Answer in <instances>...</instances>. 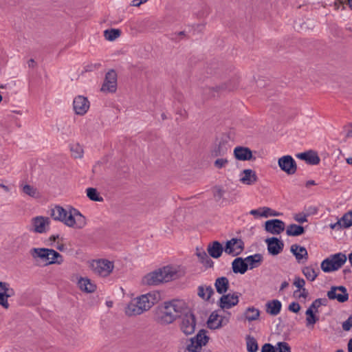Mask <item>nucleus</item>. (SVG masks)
<instances>
[{
  "instance_id": "obj_59",
  "label": "nucleus",
  "mask_w": 352,
  "mask_h": 352,
  "mask_svg": "<svg viewBox=\"0 0 352 352\" xmlns=\"http://www.w3.org/2000/svg\"><path fill=\"white\" fill-rule=\"evenodd\" d=\"M142 4V2L140 0H133L131 3V6L138 7Z\"/></svg>"
},
{
  "instance_id": "obj_45",
  "label": "nucleus",
  "mask_w": 352,
  "mask_h": 352,
  "mask_svg": "<svg viewBox=\"0 0 352 352\" xmlns=\"http://www.w3.org/2000/svg\"><path fill=\"white\" fill-rule=\"evenodd\" d=\"M276 349L278 352H291L289 345L285 342H279L276 345Z\"/></svg>"
},
{
  "instance_id": "obj_46",
  "label": "nucleus",
  "mask_w": 352,
  "mask_h": 352,
  "mask_svg": "<svg viewBox=\"0 0 352 352\" xmlns=\"http://www.w3.org/2000/svg\"><path fill=\"white\" fill-rule=\"evenodd\" d=\"M23 192L32 197H34L36 195L37 190L36 188L33 186L29 184H25L23 187Z\"/></svg>"
},
{
  "instance_id": "obj_23",
  "label": "nucleus",
  "mask_w": 352,
  "mask_h": 352,
  "mask_svg": "<svg viewBox=\"0 0 352 352\" xmlns=\"http://www.w3.org/2000/svg\"><path fill=\"white\" fill-rule=\"evenodd\" d=\"M352 210L346 212L336 223L331 224L332 229L347 228L352 226Z\"/></svg>"
},
{
  "instance_id": "obj_50",
  "label": "nucleus",
  "mask_w": 352,
  "mask_h": 352,
  "mask_svg": "<svg viewBox=\"0 0 352 352\" xmlns=\"http://www.w3.org/2000/svg\"><path fill=\"white\" fill-rule=\"evenodd\" d=\"M262 352H277L276 346H272L271 344H265L262 346Z\"/></svg>"
},
{
  "instance_id": "obj_4",
  "label": "nucleus",
  "mask_w": 352,
  "mask_h": 352,
  "mask_svg": "<svg viewBox=\"0 0 352 352\" xmlns=\"http://www.w3.org/2000/svg\"><path fill=\"white\" fill-rule=\"evenodd\" d=\"M32 257L41 264L48 265L53 263H60L62 261H59L60 254L50 249L47 248H34L31 250Z\"/></svg>"
},
{
  "instance_id": "obj_51",
  "label": "nucleus",
  "mask_w": 352,
  "mask_h": 352,
  "mask_svg": "<svg viewBox=\"0 0 352 352\" xmlns=\"http://www.w3.org/2000/svg\"><path fill=\"white\" fill-rule=\"evenodd\" d=\"M352 327V317L350 316L342 323V328L344 331H349Z\"/></svg>"
},
{
  "instance_id": "obj_14",
  "label": "nucleus",
  "mask_w": 352,
  "mask_h": 352,
  "mask_svg": "<svg viewBox=\"0 0 352 352\" xmlns=\"http://www.w3.org/2000/svg\"><path fill=\"white\" fill-rule=\"evenodd\" d=\"M285 223L278 219L267 220L265 223V230L272 234H279L285 230Z\"/></svg>"
},
{
  "instance_id": "obj_20",
  "label": "nucleus",
  "mask_w": 352,
  "mask_h": 352,
  "mask_svg": "<svg viewBox=\"0 0 352 352\" xmlns=\"http://www.w3.org/2000/svg\"><path fill=\"white\" fill-rule=\"evenodd\" d=\"M239 302V296L236 294L223 295L219 302V307L223 309H230L237 305Z\"/></svg>"
},
{
  "instance_id": "obj_60",
  "label": "nucleus",
  "mask_w": 352,
  "mask_h": 352,
  "mask_svg": "<svg viewBox=\"0 0 352 352\" xmlns=\"http://www.w3.org/2000/svg\"><path fill=\"white\" fill-rule=\"evenodd\" d=\"M312 185H316V182L314 180H308L306 184H305V186L307 188L309 187L310 186H312Z\"/></svg>"
},
{
  "instance_id": "obj_47",
  "label": "nucleus",
  "mask_w": 352,
  "mask_h": 352,
  "mask_svg": "<svg viewBox=\"0 0 352 352\" xmlns=\"http://www.w3.org/2000/svg\"><path fill=\"white\" fill-rule=\"evenodd\" d=\"M228 164V160L227 158H218L214 162V166L215 168L220 169L224 168Z\"/></svg>"
},
{
  "instance_id": "obj_64",
  "label": "nucleus",
  "mask_w": 352,
  "mask_h": 352,
  "mask_svg": "<svg viewBox=\"0 0 352 352\" xmlns=\"http://www.w3.org/2000/svg\"><path fill=\"white\" fill-rule=\"evenodd\" d=\"M346 4L349 7V8L352 10V0H346Z\"/></svg>"
},
{
  "instance_id": "obj_48",
  "label": "nucleus",
  "mask_w": 352,
  "mask_h": 352,
  "mask_svg": "<svg viewBox=\"0 0 352 352\" xmlns=\"http://www.w3.org/2000/svg\"><path fill=\"white\" fill-rule=\"evenodd\" d=\"M185 37H186V34L184 31L175 32L170 34V39L175 42H178Z\"/></svg>"
},
{
  "instance_id": "obj_12",
  "label": "nucleus",
  "mask_w": 352,
  "mask_h": 352,
  "mask_svg": "<svg viewBox=\"0 0 352 352\" xmlns=\"http://www.w3.org/2000/svg\"><path fill=\"white\" fill-rule=\"evenodd\" d=\"M15 292L12 289L10 284L6 282H0V305L8 309L9 307V303L8 298L14 296Z\"/></svg>"
},
{
  "instance_id": "obj_49",
  "label": "nucleus",
  "mask_w": 352,
  "mask_h": 352,
  "mask_svg": "<svg viewBox=\"0 0 352 352\" xmlns=\"http://www.w3.org/2000/svg\"><path fill=\"white\" fill-rule=\"evenodd\" d=\"M309 216V214H304V213H298L296 214L294 217V219L296 221L303 223L307 221V217Z\"/></svg>"
},
{
  "instance_id": "obj_41",
  "label": "nucleus",
  "mask_w": 352,
  "mask_h": 352,
  "mask_svg": "<svg viewBox=\"0 0 352 352\" xmlns=\"http://www.w3.org/2000/svg\"><path fill=\"white\" fill-rule=\"evenodd\" d=\"M247 350L249 352H256L258 350V344L256 340L252 336H248L246 338Z\"/></svg>"
},
{
  "instance_id": "obj_32",
  "label": "nucleus",
  "mask_w": 352,
  "mask_h": 352,
  "mask_svg": "<svg viewBox=\"0 0 352 352\" xmlns=\"http://www.w3.org/2000/svg\"><path fill=\"white\" fill-rule=\"evenodd\" d=\"M224 248L226 253L233 256L239 254L244 249L243 243H226Z\"/></svg>"
},
{
  "instance_id": "obj_33",
  "label": "nucleus",
  "mask_w": 352,
  "mask_h": 352,
  "mask_svg": "<svg viewBox=\"0 0 352 352\" xmlns=\"http://www.w3.org/2000/svg\"><path fill=\"white\" fill-rule=\"evenodd\" d=\"M214 287L219 294L226 293L229 287V281L226 277L222 276L216 279Z\"/></svg>"
},
{
  "instance_id": "obj_15",
  "label": "nucleus",
  "mask_w": 352,
  "mask_h": 352,
  "mask_svg": "<svg viewBox=\"0 0 352 352\" xmlns=\"http://www.w3.org/2000/svg\"><path fill=\"white\" fill-rule=\"evenodd\" d=\"M73 107L76 114L83 116L89 109V102L87 98L78 96L74 100Z\"/></svg>"
},
{
  "instance_id": "obj_2",
  "label": "nucleus",
  "mask_w": 352,
  "mask_h": 352,
  "mask_svg": "<svg viewBox=\"0 0 352 352\" xmlns=\"http://www.w3.org/2000/svg\"><path fill=\"white\" fill-rule=\"evenodd\" d=\"M51 216L54 220L60 221L67 226L76 229H81L87 223L86 218L78 210L72 207L68 212L62 206H56L51 210Z\"/></svg>"
},
{
  "instance_id": "obj_17",
  "label": "nucleus",
  "mask_w": 352,
  "mask_h": 352,
  "mask_svg": "<svg viewBox=\"0 0 352 352\" xmlns=\"http://www.w3.org/2000/svg\"><path fill=\"white\" fill-rule=\"evenodd\" d=\"M235 158L240 161H254L256 157L253 156L252 151L248 147L236 146L234 150Z\"/></svg>"
},
{
  "instance_id": "obj_44",
  "label": "nucleus",
  "mask_w": 352,
  "mask_h": 352,
  "mask_svg": "<svg viewBox=\"0 0 352 352\" xmlns=\"http://www.w3.org/2000/svg\"><path fill=\"white\" fill-rule=\"evenodd\" d=\"M294 285L299 289V290H302V293H306V289L305 288V281L303 278L297 276L295 277Z\"/></svg>"
},
{
  "instance_id": "obj_43",
  "label": "nucleus",
  "mask_w": 352,
  "mask_h": 352,
  "mask_svg": "<svg viewBox=\"0 0 352 352\" xmlns=\"http://www.w3.org/2000/svg\"><path fill=\"white\" fill-rule=\"evenodd\" d=\"M71 151L73 157L75 158H80L82 156L83 150L78 144L72 146L71 147Z\"/></svg>"
},
{
  "instance_id": "obj_1",
  "label": "nucleus",
  "mask_w": 352,
  "mask_h": 352,
  "mask_svg": "<svg viewBox=\"0 0 352 352\" xmlns=\"http://www.w3.org/2000/svg\"><path fill=\"white\" fill-rule=\"evenodd\" d=\"M161 300V294L157 290L135 297L127 304L124 312L129 316H138L149 310Z\"/></svg>"
},
{
  "instance_id": "obj_58",
  "label": "nucleus",
  "mask_w": 352,
  "mask_h": 352,
  "mask_svg": "<svg viewBox=\"0 0 352 352\" xmlns=\"http://www.w3.org/2000/svg\"><path fill=\"white\" fill-rule=\"evenodd\" d=\"M344 4H346V1H343V0H336L335 1V6L337 7V8H338L339 5L344 6ZM344 8L345 7L343 6L342 9L344 10Z\"/></svg>"
},
{
  "instance_id": "obj_9",
  "label": "nucleus",
  "mask_w": 352,
  "mask_h": 352,
  "mask_svg": "<svg viewBox=\"0 0 352 352\" xmlns=\"http://www.w3.org/2000/svg\"><path fill=\"white\" fill-rule=\"evenodd\" d=\"M208 340L206 331L201 329L195 337L190 339L189 343L186 345V350L188 352H201L203 346L206 345Z\"/></svg>"
},
{
  "instance_id": "obj_27",
  "label": "nucleus",
  "mask_w": 352,
  "mask_h": 352,
  "mask_svg": "<svg viewBox=\"0 0 352 352\" xmlns=\"http://www.w3.org/2000/svg\"><path fill=\"white\" fill-rule=\"evenodd\" d=\"M242 173L243 176L240 179V181L244 184L252 185L258 180L255 171L252 169H245Z\"/></svg>"
},
{
  "instance_id": "obj_37",
  "label": "nucleus",
  "mask_w": 352,
  "mask_h": 352,
  "mask_svg": "<svg viewBox=\"0 0 352 352\" xmlns=\"http://www.w3.org/2000/svg\"><path fill=\"white\" fill-rule=\"evenodd\" d=\"M207 250L212 257L217 258L221 255L224 248L221 246V243H212L208 245Z\"/></svg>"
},
{
  "instance_id": "obj_31",
  "label": "nucleus",
  "mask_w": 352,
  "mask_h": 352,
  "mask_svg": "<svg viewBox=\"0 0 352 352\" xmlns=\"http://www.w3.org/2000/svg\"><path fill=\"white\" fill-rule=\"evenodd\" d=\"M281 302L278 300H273L266 303V311L272 316L278 315L281 309Z\"/></svg>"
},
{
  "instance_id": "obj_63",
  "label": "nucleus",
  "mask_w": 352,
  "mask_h": 352,
  "mask_svg": "<svg viewBox=\"0 0 352 352\" xmlns=\"http://www.w3.org/2000/svg\"><path fill=\"white\" fill-rule=\"evenodd\" d=\"M348 351L349 352H352V338L348 342Z\"/></svg>"
},
{
  "instance_id": "obj_18",
  "label": "nucleus",
  "mask_w": 352,
  "mask_h": 352,
  "mask_svg": "<svg viewBox=\"0 0 352 352\" xmlns=\"http://www.w3.org/2000/svg\"><path fill=\"white\" fill-rule=\"evenodd\" d=\"M321 305V300L317 299L312 302V304L309 306V307L306 311V322L307 326L314 325L317 320L318 318L315 316L314 313L318 311V308Z\"/></svg>"
},
{
  "instance_id": "obj_40",
  "label": "nucleus",
  "mask_w": 352,
  "mask_h": 352,
  "mask_svg": "<svg viewBox=\"0 0 352 352\" xmlns=\"http://www.w3.org/2000/svg\"><path fill=\"white\" fill-rule=\"evenodd\" d=\"M87 197L94 201H102L103 198L100 196L97 190L94 188H88L87 190Z\"/></svg>"
},
{
  "instance_id": "obj_61",
  "label": "nucleus",
  "mask_w": 352,
  "mask_h": 352,
  "mask_svg": "<svg viewBox=\"0 0 352 352\" xmlns=\"http://www.w3.org/2000/svg\"><path fill=\"white\" fill-rule=\"evenodd\" d=\"M225 242H242V241L240 239L237 238H232L231 239H227Z\"/></svg>"
},
{
  "instance_id": "obj_62",
  "label": "nucleus",
  "mask_w": 352,
  "mask_h": 352,
  "mask_svg": "<svg viewBox=\"0 0 352 352\" xmlns=\"http://www.w3.org/2000/svg\"><path fill=\"white\" fill-rule=\"evenodd\" d=\"M28 64L29 67H33L34 66L35 61L33 58H31L28 60Z\"/></svg>"
},
{
  "instance_id": "obj_22",
  "label": "nucleus",
  "mask_w": 352,
  "mask_h": 352,
  "mask_svg": "<svg viewBox=\"0 0 352 352\" xmlns=\"http://www.w3.org/2000/svg\"><path fill=\"white\" fill-rule=\"evenodd\" d=\"M296 157L311 165H317L320 162V159L318 153L312 150L298 153L296 155Z\"/></svg>"
},
{
  "instance_id": "obj_24",
  "label": "nucleus",
  "mask_w": 352,
  "mask_h": 352,
  "mask_svg": "<svg viewBox=\"0 0 352 352\" xmlns=\"http://www.w3.org/2000/svg\"><path fill=\"white\" fill-rule=\"evenodd\" d=\"M79 289L86 293H93L96 289V284L88 278L80 277L77 283Z\"/></svg>"
},
{
  "instance_id": "obj_55",
  "label": "nucleus",
  "mask_w": 352,
  "mask_h": 352,
  "mask_svg": "<svg viewBox=\"0 0 352 352\" xmlns=\"http://www.w3.org/2000/svg\"><path fill=\"white\" fill-rule=\"evenodd\" d=\"M223 192L224 191L221 188H217L214 192V196L215 197H218V199H220L223 197Z\"/></svg>"
},
{
  "instance_id": "obj_38",
  "label": "nucleus",
  "mask_w": 352,
  "mask_h": 352,
  "mask_svg": "<svg viewBox=\"0 0 352 352\" xmlns=\"http://www.w3.org/2000/svg\"><path fill=\"white\" fill-rule=\"evenodd\" d=\"M260 316V311L254 307H250L245 311V318L248 321H254L257 320Z\"/></svg>"
},
{
  "instance_id": "obj_6",
  "label": "nucleus",
  "mask_w": 352,
  "mask_h": 352,
  "mask_svg": "<svg viewBox=\"0 0 352 352\" xmlns=\"http://www.w3.org/2000/svg\"><path fill=\"white\" fill-rule=\"evenodd\" d=\"M161 283L179 278L184 275V270L179 265H166L156 270Z\"/></svg>"
},
{
  "instance_id": "obj_57",
  "label": "nucleus",
  "mask_w": 352,
  "mask_h": 352,
  "mask_svg": "<svg viewBox=\"0 0 352 352\" xmlns=\"http://www.w3.org/2000/svg\"><path fill=\"white\" fill-rule=\"evenodd\" d=\"M264 242H282L280 239L273 236L267 238L264 240Z\"/></svg>"
},
{
  "instance_id": "obj_19",
  "label": "nucleus",
  "mask_w": 352,
  "mask_h": 352,
  "mask_svg": "<svg viewBox=\"0 0 352 352\" xmlns=\"http://www.w3.org/2000/svg\"><path fill=\"white\" fill-rule=\"evenodd\" d=\"M228 323V318L212 312L208 320V326L211 329H217Z\"/></svg>"
},
{
  "instance_id": "obj_25",
  "label": "nucleus",
  "mask_w": 352,
  "mask_h": 352,
  "mask_svg": "<svg viewBox=\"0 0 352 352\" xmlns=\"http://www.w3.org/2000/svg\"><path fill=\"white\" fill-rule=\"evenodd\" d=\"M245 261L248 267V270H252L258 267L263 261V256L260 254H255L254 255L245 257Z\"/></svg>"
},
{
  "instance_id": "obj_52",
  "label": "nucleus",
  "mask_w": 352,
  "mask_h": 352,
  "mask_svg": "<svg viewBox=\"0 0 352 352\" xmlns=\"http://www.w3.org/2000/svg\"><path fill=\"white\" fill-rule=\"evenodd\" d=\"M300 309V306L298 302H293L289 305V310L294 313H298Z\"/></svg>"
},
{
  "instance_id": "obj_3",
  "label": "nucleus",
  "mask_w": 352,
  "mask_h": 352,
  "mask_svg": "<svg viewBox=\"0 0 352 352\" xmlns=\"http://www.w3.org/2000/svg\"><path fill=\"white\" fill-rule=\"evenodd\" d=\"M186 304L180 300H174L164 302L159 314V320L162 324H168L174 322L177 318L185 311Z\"/></svg>"
},
{
  "instance_id": "obj_26",
  "label": "nucleus",
  "mask_w": 352,
  "mask_h": 352,
  "mask_svg": "<svg viewBox=\"0 0 352 352\" xmlns=\"http://www.w3.org/2000/svg\"><path fill=\"white\" fill-rule=\"evenodd\" d=\"M230 148L225 142H219V143L212 149L211 155L214 157H223L227 155Z\"/></svg>"
},
{
  "instance_id": "obj_7",
  "label": "nucleus",
  "mask_w": 352,
  "mask_h": 352,
  "mask_svg": "<svg viewBox=\"0 0 352 352\" xmlns=\"http://www.w3.org/2000/svg\"><path fill=\"white\" fill-rule=\"evenodd\" d=\"M196 319L193 313L187 306L180 316L179 329L186 336L192 334L196 328Z\"/></svg>"
},
{
  "instance_id": "obj_16",
  "label": "nucleus",
  "mask_w": 352,
  "mask_h": 352,
  "mask_svg": "<svg viewBox=\"0 0 352 352\" xmlns=\"http://www.w3.org/2000/svg\"><path fill=\"white\" fill-rule=\"evenodd\" d=\"M236 87H237L236 82H234V83H231V82L227 83L226 82V83H223L221 85H218L216 87L206 88L204 89V94H208L209 95L208 97H214L215 96L214 92H221V91H230L234 90L235 88H236Z\"/></svg>"
},
{
  "instance_id": "obj_42",
  "label": "nucleus",
  "mask_w": 352,
  "mask_h": 352,
  "mask_svg": "<svg viewBox=\"0 0 352 352\" xmlns=\"http://www.w3.org/2000/svg\"><path fill=\"white\" fill-rule=\"evenodd\" d=\"M284 243H267V250L272 255L279 254L283 249Z\"/></svg>"
},
{
  "instance_id": "obj_30",
  "label": "nucleus",
  "mask_w": 352,
  "mask_h": 352,
  "mask_svg": "<svg viewBox=\"0 0 352 352\" xmlns=\"http://www.w3.org/2000/svg\"><path fill=\"white\" fill-rule=\"evenodd\" d=\"M142 283L144 285H157L160 284L156 270L146 274L142 279Z\"/></svg>"
},
{
  "instance_id": "obj_11",
  "label": "nucleus",
  "mask_w": 352,
  "mask_h": 352,
  "mask_svg": "<svg viewBox=\"0 0 352 352\" xmlns=\"http://www.w3.org/2000/svg\"><path fill=\"white\" fill-rule=\"evenodd\" d=\"M280 168L288 175H294L297 170L295 160L291 155H285L278 159Z\"/></svg>"
},
{
  "instance_id": "obj_54",
  "label": "nucleus",
  "mask_w": 352,
  "mask_h": 352,
  "mask_svg": "<svg viewBox=\"0 0 352 352\" xmlns=\"http://www.w3.org/2000/svg\"><path fill=\"white\" fill-rule=\"evenodd\" d=\"M197 256L202 261H204L205 258H208V256L204 250H199V248H197Z\"/></svg>"
},
{
  "instance_id": "obj_21",
  "label": "nucleus",
  "mask_w": 352,
  "mask_h": 352,
  "mask_svg": "<svg viewBox=\"0 0 352 352\" xmlns=\"http://www.w3.org/2000/svg\"><path fill=\"white\" fill-rule=\"evenodd\" d=\"M50 219L48 217L38 216L32 219V224L33 230L35 232L43 233L46 232V228L48 227Z\"/></svg>"
},
{
  "instance_id": "obj_56",
  "label": "nucleus",
  "mask_w": 352,
  "mask_h": 352,
  "mask_svg": "<svg viewBox=\"0 0 352 352\" xmlns=\"http://www.w3.org/2000/svg\"><path fill=\"white\" fill-rule=\"evenodd\" d=\"M250 214L255 217H262L261 214H262L261 208L250 210Z\"/></svg>"
},
{
  "instance_id": "obj_28",
  "label": "nucleus",
  "mask_w": 352,
  "mask_h": 352,
  "mask_svg": "<svg viewBox=\"0 0 352 352\" xmlns=\"http://www.w3.org/2000/svg\"><path fill=\"white\" fill-rule=\"evenodd\" d=\"M302 272L306 278L311 282L317 278L320 272L317 265L306 266L303 267Z\"/></svg>"
},
{
  "instance_id": "obj_34",
  "label": "nucleus",
  "mask_w": 352,
  "mask_h": 352,
  "mask_svg": "<svg viewBox=\"0 0 352 352\" xmlns=\"http://www.w3.org/2000/svg\"><path fill=\"white\" fill-rule=\"evenodd\" d=\"M213 294L214 290L210 285H200L197 288L198 296L204 300H209Z\"/></svg>"
},
{
  "instance_id": "obj_13",
  "label": "nucleus",
  "mask_w": 352,
  "mask_h": 352,
  "mask_svg": "<svg viewBox=\"0 0 352 352\" xmlns=\"http://www.w3.org/2000/svg\"><path fill=\"white\" fill-rule=\"evenodd\" d=\"M327 296L330 300H337L340 302H344L349 298L347 290L343 286L332 287L327 292Z\"/></svg>"
},
{
  "instance_id": "obj_10",
  "label": "nucleus",
  "mask_w": 352,
  "mask_h": 352,
  "mask_svg": "<svg viewBox=\"0 0 352 352\" xmlns=\"http://www.w3.org/2000/svg\"><path fill=\"white\" fill-rule=\"evenodd\" d=\"M117 89V73L114 69L109 70L106 74L101 87L102 91L115 93Z\"/></svg>"
},
{
  "instance_id": "obj_35",
  "label": "nucleus",
  "mask_w": 352,
  "mask_h": 352,
  "mask_svg": "<svg viewBox=\"0 0 352 352\" xmlns=\"http://www.w3.org/2000/svg\"><path fill=\"white\" fill-rule=\"evenodd\" d=\"M291 251L298 261L307 258V251L304 247L294 244L291 247Z\"/></svg>"
},
{
  "instance_id": "obj_36",
  "label": "nucleus",
  "mask_w": 352,
  "mask_h": 352,
  "mask_svg": "<svg viewBox=\"0 0 352 352\" xmlns=\"http://www.w3.org/2000/svg\"><path fill=\"white\" fill-rule=\"evenodd\" d=\"M305 232V228L300 225L290 224L287 227L286 234L288 236H297Z\"/></svg>"
},
{
  "instance_id": "obj_53",
  "label": "nucleus",
  "mask_w": 352,
  "mask_h": 352,
  "mask_svg": "<svg viewBox=\"0 0 352 352\" xmlns=\"http://www.w3.org/2000/svg\"><path fill=\"white\" fill-rule=\"evenodd\" d=\"M261 209V216L264 217H268L270 216L271 212H272V210L268 207H262Z\"/></svg>"
},
{
  "instance_id": "obj_29",
  "label": "nucleus",
  "mask_w": 352,
  "mask_h": 352,
  "mask_svg": "<svg viewBox=\"0 0 352 352\" xmlns=\"http://www.w3.org/2000/svg\"><path fill=\"white\" fill-rule=\"evenodd\" d=\"M232 267L233 272L236 274L239 273L241 274H243L248 270V267L246 265L245 259L242 258H235L232 261Z\"/></svg>"
},
{
  "instance_id": "obj_8",
  "label": "nucleus",
  "mask_w": 352,
  "mask_h": 352,
  "mask_svg": "<svg viewBox=\"0 0 352 352\" xmlns=\"http://www.w3.org/2000/svg\"><path fill=\"white\" fill-rule=\"evenodd\" d=\"M92 272L101 277H107L110 275L114 268L112 261L107 259L94 260L90 263Z\"/></svg>"
},
{
  "instance_id": "obj_39",
  "label": "nucleus",
  "mask_w": 352,
  "mask_h": 352,
  "mask_svg": "<svg viewBox=\"0 0 352 352\" xmlns=\"http://www.w3.org/2000/svg\"><path fill=\"white\" fill-rule=\"evenodd\" d=\"M121 34L119 29H109L104 32V36L107 41H113L118 38Z\"/></svg>"
},
{
  "instance_id": "obj_5",
  "label": "nucleus",
  "mask_w": 352,
  "mask_h": 352,
  "mask_svg": "<svg viewBox=\"0 0 352 352\" xmlns=\"http://www.w3.org/2000/svg\"><path fill=\"white\" fill-rule=\"evenodd\" d=\"M347 256L342 252L329 255L321 264V270L325 273H330L340 269L346 262Z\"/></svg>"
}]
</instances>
